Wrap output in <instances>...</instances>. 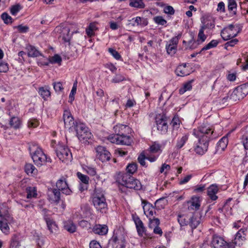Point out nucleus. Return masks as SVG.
I'll return each mask as SVG.
<instances>
[{
  "mask_svg": "<svg viewBox=\"0 0 248 248\" xmlns=\"http://www.w3.org/2000/svg\"><path fill=\"white\" fill-rule=\"evenodd\" d=\"M108 51L116 60H119L121 58V55L115 49L109 48L108 49Z\"/></svg>",
  "mask_w": 248,
  "mask_h": 248,
  "instance_id": "e2e57ef3",
  "label": "nucleus"
},
{
  "mask_svg": "<svg viewBox=\"0 0 248 248\" xmlns=\"http://www.w3.org/2000/svg\"><path fill=\"white\" fill-rule=\"evenodd\" d=\"M46 222L48 230L50 232H53V231H56L57 226L52 220L48 218L46 220Z\"/></svg>",
  "mask_w": 248,
  "mask_h": 248,
  "instance_id": "c03bdc74",
  "label": "nucleus"
},
{
  "mask_svg": "<svg viewBox=\"0 0 248 248\" xmlns=\"http://www.w3.org/2000/svg\"><path fill=\"white\" fill-rule=\"evenodd\" d=\"M56 186L57 189L62 191L63 194L69 195L72 193L71 190L68 186L66 178L63 176L57 181Z\"/></svg>",
  "mask_w": 248,
  "mask_h": 248,
  "instance_id": "f8f14e48",
  "label": "nucleus"
},
{
  "mask_svg": "<svg viewBox=\"0 0 248 248\" xmlns=\"http://www.w3.org/2000/svg\"><path fill=\"white\" fill-rule=\"evenodd\" d=\"M57 156L62 162L71 161L72 155L69 149L61 144H58L55 149Z\"/></svg>",
  "mask_w": 248,
  "mask_h": 248,
  "instance_id": "423d86ee",
  "label": "nucleus"
},
{
  "mask_svg": "<svg viewBox=\"0 0 248 248\" xmlns=\"http://www.w3.org/2000/svg\"><path fill=\"white\" fill-rule=\"evenodd\" d=\"M39 123L37 119H31L28 123V126L30 128H35L39 125Z\"/></svg>",
  "mask_w": 248,
  "mask_h": 248,
  "instance_id": "13d9d810",
  "label": "nucleus"
},
{
  "mask_svg": "<svg viewBox=\"0 0 248 248\" xmlns=\"http://www.w3.org/2000/svg\"><path fill=\"white\" fill-rule=\"evenodd\" d=\"M97 29L96 24L95 23H91L90 24L88 28L86 30V34L88 36H92L94 35L93 31Z\"/></svg>",
  "mask_w": 248,
  "mask_h": 248,
  "instance_id": "e433bc0d",
  "label": "nucleus"
},
{
  "mask_svg": "<svg viewBox=\"0 0 248 248\" xmlns=\"http://www.w3.org/2000/svg\"><path fill=\"white\" fill-rule=\"evenodd\" d=\"M218 191V188L215 184L211 185L207 189V195L212 201H216L217 199L216 194Z\"/></svg>",
  "mask_w": 248,
  "mask_h": 248,
  "instance_id": "dca6fc26",
  "label": "nucleus"
},
{
  "mask_svg": "<svg viewBox=\"0 0 248 248\" xmlns=\"http://www.w3.org/2000/svg\"><path fill=\"white\" fill-rule=\"evenodd\" d=\"M62 62L61 57L58 54H55L53 57H51L49 60V62L42 63V65H48L49 62L51 63H59L60 64Z\"/></svg>",
  "mask_w": 248,
  "mask_h": 248,
  "instance_id": "72a5a7b5",
  "label": "nucleus"
},
{
  "mask_svg": "<svg viewBox=\"0 0 248 248\" xmlns=\"http://www.w3.org/2000/svg\"><path fill=\"white\" fill-rule=\"evenodd\" d=\"M193 80H190L185 83L183 87L179 89V93L181 94H184L186 91H189L192 88V82Z\"/></svg>",
  "mask_w": 248,
  "mask_h": 248,
  "instance_id": "4c0bfd02",
  "label": "nucleus"
},
{
  "mask_svg": "<svg viewBox=\"0 0 248 248\" xmlns=\"http://www.w3.org/2000/svg\"><path fill=\"white\" fill-rule=\"evenodd\" d=\"M236 28L232 24L224 28L221 32V36L222 39L227 41L236 36L239 32Z\"/></svg>",
  "mask_w": 248,
  "mask_h": 248,
  "instance_id": "6e6552de",
  "label": "nucleus"
},
{
  "mask_svg": "<svg viewBox=\"0 0 248 248\" xmlns=\"http://www.w3.org/2000/svg\"><path fill=\"white\" fill-rule=\"evenodd\" d=\"M19 238L16 234L14 235L12 239L10 247L16 248L19 245Z\"/></svg>",
  "mask_w": 248,
  "mask_h": 248,
  "instance_id": "3c124183",
  "label": "nucleus"
},
{
  "mask_svg": "<svg viewBox=\"0 0 248 248\" xmlns=\"http://www.w3.org/2000/svg\"><path fill=\"white\" fill-rule=\"evenodd\" d=\"M149 222V227L153 229V232H162L161 229L159 227L160 220L157 218H151Z\"/></svg>",
  "mask_w": 248,
  "mask_h": 248,
  "instance_id": "aec40b11",
  "label": "nucleus"
},
{
  "mask_svg": "<svg viewBox=\"0 0 248 248\" xmlns=\"http://www.w3.org/2000/svg\"><path fill=\"white\" fill-rule=\"evenodd\" d=\"M21 9V6L19 4L13 5L10 8L11 14L12 15H16Z\"/></svg>",
  "mask_w": 248,
  "mask_h": 248,
  "instance_id": "6e6d98bb",
  "label": "nucleus"
},
{
  "mask_svg": "<svg viewBox=\"0 0 248 248\" xmlns=\"http://www.w3.org/2000/svg\"><path fill=\"white\" fill-rule=\"evenodd\" d=\"M134 221L138 232H144L145 231V229L142 221L139 217L135 218Z\"/></svg>",
  "mask_w": 248,
  "mask_h": 248,
  "instance_id": "c9c22d12",
  "label": "nucleus"
},
{
  "mask_svg": "<svg viewBox=\"0 0 248 248\" xmlns=\"http://www.w3.org/2000/svg\"><path fill=\"white\" fill-rule=\"evenodd\" d=\"M64 228L69 232H75L76 231L75 224L71 220H68L64 222Z\"/></svg>",
  "mask_w": 248,
  "mask_h": 248,
  "instance_id": "c85d7f7f",
  "label": "nucleus"
},
{
  "mask_svg": "<svg viewBox=\"0 0 248 248\" xmlns=\"http://www.w3.org/2000/svg\"><path fill=\"white\" fill-rule=\"evenodd\" d=\"M119 140L121 141L120 144L127 145L130 144L132 140L129 136H127L125 134L119 136Z\"/></svg>",
  "mask_w": 248,
  "mask_h": 248,
  "instance_id": "f704fd0d",
  "label": "nucleus"
},
{
  "mask_svg": "<svg viewBox=\"0 0 248 248\" xmlns=\"http://www.w3.org/2000/svg\"><path fill=\"white\" fill-rule=\"evenodd\" d=\"M226 242L224 239L217 235L215 234L213 236L212 240V244L215 248H221Z\"/></svg>",
  "mask_w": 248,
  "mask_h": 248,
  "instance_id": "5701e85b",
  "label": "nucleus"
},
{
  "mask_svg": "<svg viewBox=\"0 0 248 248\" xmlns=\"http://www.w3.org/2000/svg\"><path fill=\"white\" fill-rule=\"evenodd\" d=\"M27 198L28 199L32 197H35L37 196L36 190L34 187H28L26 188Z\"/></svg>",
  "mask_w": 248,
  "mask_h": 248,
  "instance_id": "ea45409f",
  "label": "nucleus"
},
{
  "mask_svg": "<svg viewBox=\"0 0 248 248\" xmlns=\"http://www.w3.org/2000/svg\"><path fill=\"white\" fill-rule=\"evenodd\" d=\"M7 206L5 204L0 205V217L6 221H10L12 219L10 216Z\"/></svg>",
  "mask_w": 248,
  "mask_h": 248,
  "instance_id": "f3484780",
  "label": "nucleus"
},
{
  "mask_svg": "<svg viewBox=\"0 0 248 248\" xmlns=\"http://www.w3.org/2000/svg\"><path fill=\"white\" fill-rule=\"evenodd\" d=\"M141 201L144 214L148 217L153 216L155 212L152 204L143 199Z\"/></svg>",
  "mask_w": 248,
  "mask_h": 248,
  "instance_id": "ddd939ff",
  "label": "nucleus"
},
{
  "mask_svg": "<svg viewBox=\"0 0 248 248\" xmlns=\"http://www.w3.org/2000/svg\"><path fill=\"white\" fill-rule=\"evenodd\" d=\"M161 146L160 144L154 143L150 147V152L152 153H157L160 151Z\"/></svg>",
  "mask_w": 248,
  "mask_h": 248,
  "instance_id": "5fc2aeb1",
  "label": "nucleus"
},
{
  "mask_svg": "<svg viewBox=\"0 0 248 248\" xmlns=\"http://www.w3.org/2000/svg\"><path fill=\"white\" fill-rule=\"evenodd\" d=\"M181 37V34H179L177 36H175L172 38L169 41V45L171 46H177V44L178 43V41L180 37Z\"/></svg>",
  "mask_w": 248,
  "mask_h": 248,
  "instance_id": "bf43d9fd",
  "label": "nucleus"
},
{
  "mask_svg": "<svg viewBox=\"0 0 248 248\" xmlns=\"http://www.w3.org/2000/svg\"><path fill=\"white\" fill-rule=\"evenodd\" d=\"M213 133V129L206 124L202 125L197 129H194L193 135L199 138L198 144L195 148L197 154L202 155L207 151L208 143Z\"/></svg>",
  "mask_w": 248,
  "mask_h": 248,
  "instance_id": "f257e3e1",
  "label": "nucleus"
},
{
  "mask_svg": "<svg viewBox=\"0 0 248 248\" xmlns=\"http://www.w3.org/2000/svg\"><path fill=\"white\" fill-rule=\"evenodd\" d=\"M115 133L120 135H123L126 134L127 132H128L129 127L126 125L122 124H118L116 125L113 127Z\"/></svg>",
  "mask_w": 248,
  "mask_h": 248,
  "instance_id": "a211bd4d",
  "label": "nucleus"
},
{
  "mask_svg": "<svg viewBox=\"0 0 248 248\" xmlns=\"http://www.w3.org/2000/svg\"><path fill=\"white\" fill-rule=\"evenodd\" d=\"M9 124L11 127L15 129H17L20 127L21 121L18 117H13L10 119Z\"/></svg>",
  "mask_w": 248,
  "mask_h": 248,
  "instance_id": "c756f323",
  "label": "nucleus"
},
{
  "mask_svg": "<svg viewBox=\"0 0 248 248\" xmlns=\"http://www.w3.org/2000/svg\"><path fill=\"white\" fill-rule=\"evenodd\" d=\"M245 240V233H236L233 240V243L240 246L243 244Z\"/></svg>",
  "mask_w": 248,
  "mask_h": 248,
  "instance_id": "393cba45",
  "label": "nucleus"
},
{
  "mask_svg": "<svg viewBox=\"0 0 248 248\" xmlns=\"http://www.w3.org/2000/svg\"><path fill=\"white\" fill-rule=\"evenodd\" d=\"M96 157L102 162L108 161L110 158V153L106 148L102 146H98L95 148Z\"/></svg>",
  "mask_w": 248,
  "mask_h": 248,
  "instance_id": "9d476101",
  "label": "nucleus"
},
{
  "mask_svg": "<svg viewBox=\"0 0 248 248\" xmlns=\"http://www.w3.org/2000/svg\"><path fill=\"white\" fill-rule=\"evenodd\" d=\"M77 81L74 83L73 88L69 95V100L71 102H72L74 99V95L77 91Z\"/></svg>",
  "mask_w": 248,
  "mask_h": 248,
  "instance_id": "052dcab7",
  "label": "nucleus"
},
{
  "mask_svg": "<svg viewBox=\"0 0 248 248\" xmlns=\"http://www.w3.org/2000/svg\"><path fill=\"white\" fill-rule=\"evenodd\" d=\"M236 3L235 0H229L228 1V9L230 11H232L236 8Z\"/></svg>",
  "mask_w": 248,
  "mask_h": 248,
  "instance_id": "0e129e2a",
  "label": "nucleus"
},
{
  "mask_svg": "<svg viewBox=\"0 0 248 248\" xmlns=\"http://www.w3.org/2000/svg\"><path fill=\"white\" fill-rule=\"evenodd\" d=\"M94 232H108V228L106 225H95L93 228Z\"/></svg>",
  "mask_w": 248,
  "mask_h": 248,
  "instance_id": "473e14b6",
  "label": "nucleus"
},
{
  "mask_svg": "<svg viewBox=\"0 0 248 248\" xmlns=\"http://www.w3.org/2000/svg\"><path fill=\"white\" fill-rule=\"evenodd\" d=\"M108 139L113 143L120 144L121 141L119 140V136L116 133L114 135H109L108 137Z\"/></svg>",
  "mask_w": 248,
  "mask_h": 248,
  "instance_id": "a18cd8bd",
  "label": "nucleus"
},
{
  "mask_svg": "<svg viewBox=\"0 0 248 248\" xmlns=\"http://www.w3.org/2000/svg\"><path fill=\"white\" fill-rule=\"evenodd\" d=\"M75 130L77 132L78 139L83 141H87L92 136V133L85 125L82 123H77Z\"/></svg>",
  "mask_w": 248,
  "mask_h": 248,
  "instance_id": "39448f33",
  "label": "nucleus"
},
{
  "mask_svg": "<svg viewBox=\"0 0 248 248\" xmlns=\"http://www.w3.org/2000/svg\"><path fill=\"white\" fill-rule=\"evenodd\" d=\"M38 93L44 100L50 96V92L48 86L41 87L38 89Z\"/></svg>",
  "mask_w": 248,
  "mask_h": 248,
  "instance_id": "b1692460",
  "label": "nucleus"
},
{
  "mask_svg": "<svg viewBox=\"0 0 248 248\" xmlns=\"http://www.w3.org/2000/svg\"><path fill=\"white\" fill-rule=\"evenodd\" d=\"M119 181L122 185L128 188L138 190L141 188V184L140 181L127 173H123L119 178Z\"/></svg>",
  "mask_w": 248,
  "mask_h": 248,
  "instance_id": "7ed1b4c3",
  "label": "nucleus"
},
{
  "mask_svg": "<svg viewBox=\"0 0 248 248\" xmlns=\"http://www.w3.org/2000/svg\"><path fill=\"white\" fill-rule=\"evenodd\" d=\"M248 93V84H244L237 87L230 96H227L222 99L223 103L229 101L233 103L243 99Z\"/></svg>",
  "mask_w": 248,
  "mask_h": 248,
  "instance_id": "f03ea898",
  "label": "nucleus"
},
{
  "mask_svg": "<svg viewBox=\"0 0 248 248\" xmlns=\"http://www.w3.org/2000/svg\"><path fill=\"white\" fill-rule=\"evenodd\" d=\"M129 6L137 9H143L145 7V4L143 0H130Z\"/></svg>",
  "mask_w": 248,
  "mask_h": 248,
  "instance_id": "bb28decb",
  "label": "nucleus"
},
{
  "mask_svg": "<svg viewBox=\"0 0 248 248\" xmlns=\"http://www.w3.org/2000/svg\"><path fill=\"white\" fill-rule=\"evenodd\" d=\"M238 42V40L237 39H232L228 42H227L226 43H225V47L226 48V49H228V47L229 46H235V45H236Z\"/></svg>",
  "mask_w": 248,
  "mask_h": 248,
  "instance_id": "680f3d73",
  "label": "nucleus"
},
{
  "mask_svg": "<svg viewBox=\"0 0 248 248\" xmlns=\"http://www.w3.org/2000/svg\"><path fill=\"white\" fill-rule=\"evenodd\" d=\"M176 74L178 76L184 77L189 75L188 71L184 66H178L175 71Z\"/></svg>",
  "mask_w": 248,
  "mask_h": 248,
  "instance_id": "2f4dec72",
  "label": "nucleus"
},
{
  "mask_svg": "<svg viewBox=\"0 0 248 248\" xmlns=\"http://www.w3.org/2000/svg\"><path fill=\"white\" fill-rule=\"evenodd\" d=\"M205 29V27H202L200 29L198 35L197 42L202 43L206 39V36L204 34Z\"/></svg>",
  "mask_w": 248,
  "mask_h": 248,
  "instance_id": "a19ab883",
  "label": "nucleus"
},
{
  "mask_svg": "<svg viewBox=\"0 0 248 248\" xmlns=\"http://www.w3.org/2000/svg\"><path fill=\"white\" fill-rule=\"evenodd\" d=\"M63 119L65 127L74 130L76 129V124L78 123L74 121L70 111L67 110L64 111Z\"/></svg>",
  "mask_w": 248,
  "mask_h": 248,
  "instance_id": "9b49d317",
  "label": "nucleus"
},
{
  "mask_svg": "<svg viewBox=\"0 0 248 248\" xmlns=\"http://www.w3.org/2000/svg\"><path fill=\"white\" fill-rule=\"evenodd\" d=\"M35 169V167L31 164L27 163L25 166V171L28 174H32Z\"/></svg>",
  "mask_w": 248,
  "mask_h": 248,
  "instance_id": "603ef678",
  "label": "nucleus"
},
{
  "mask_svg": "<svg viewBox=\"0 0 248 248\" xmlns=\"http://www.w3.org/2000/svg\"><path fill=\"white\" fill-rule=\"evenodd\" d=\"M137 170V165L135 163H132L129 164L126 167V170L127 173L129 174H132L135 173Z\"/></svg>",
  "mask_w": 248,
  "mask_h": 248,
  "instance_id": "79ce46f5",
  "label": "nucleus"
},
{
  "mask_svg": "<svg viewBox=\"0 0 248 248\" xmlns=\"http://www.w3.org/2000/svg\"><path fill=\"white\" fill-rule=\"evenodd\" d=\"M179 119L178 117H174L173 119L171 121V124L172 126L173 127V128H178L179 125Z\"/></svg>",
  "mask_w": 248,
  "mask_h": 248,
  "instance_id": "774afa93",
  "label": "nucleus"
},
{
  "mask_svg": "<svg viewBox=\"0 0 248 248\" xmlns=\"http://www.w3.org/2000/svg\"><path fill=\"white\" fill-rule=\"evenodd\" d=\"M156 123L157 125V130L160 131L162 133L167 132L168 126L166 118L162 116L161 117H157L156 118Z\"/></svg>",
  "mask_w": 248,
  "mask_h": 248,
  "instance_id": "4468645a",
  "label": "nucleus"
},
{
  "mask_svg": "<svg viewBox=\"0 0 248 248\" xmlns=\"http://www.w3.org/2000/svg\"><path fill=\"white\" fill-rule=\"evenodd\" d=\"M1 18L3 21L4 23L8 24H11L13 22L12 18L7 13H3L1 15Z\"/></svg>",
  "mask_w": 248,
  "mask_h": 248,
  "instance_id": "49530a36",
  "label": "nucleus"
},
{
  "mask_svg": "<svg viewBox=\"0 0 248 248\" xmlns=\"http://www.w3.org/2000/svg\"><path fill=\"white\" fill-rule=\"evenodd\" d=\"M77 176L78 179L81 181L82 183L84 185L82 186V185H80L79 190L81 191H82L85 189H87V185L89 184V178L86 175L83 174L81 173L78 172L77 173Z\"/></svg>",
  "mask_w": 248,
  "mask_h": 248,
  "instance_id": "6ab92c4d",
  "label": "nucleus"
},
{
  "mask_svg": "<svg viewBox=\"0 0 248 248\" xmlns=\"http://www.w3.org/2000/svg\"><path fill=\"white\" fill-rule=\"evenodd\" d=\"M93 205L100 212L106 213L107 210V203L104 194L102 193H96L93 198Z\"/></svg>",
  "mask_w": 248,
  "mask_h": 248,
  "instance_id": "20e7f679",
  "label": "nucleus"
},
{
  "mask_svg": "<svg viewBox=\"0 0 248 248\" xmlns=\"http://www.w3.org/2000/svg\"><path fill=\"white\" fill-rule=\"evenodd\" d=\"M131 22L130 24H131L132 26H145L147 25V21L143 17L137 16L136 18H133L130 20Z\"/></svg>",
  "mask_w": 248,
  "mask_h": 248,
  "instance_id": "4be33fe9",
  "label": "nucleus"
},
{
  "mask_svg": "<svg viewBox=\"0 0 248 248\" xmlns=\"http://www.w3.org/2000/svg\"><path fill=\"white\" fill-rule=\"evenodd\" d=\"M228 143V138L227 137L224 136L222 138H221L218 142V143H217L218 148L223 150L227 147Z\"/></svg>",
  "mask_w": 248,
  "mask_h": 248,
  "instance_id": "58836bf2",
  "label": "nucleus"
},
{
  "mask_svg": "<svg viewBox=\"0 0 248 248\" xmlns=\"http://www.w3.org/2000/svg\"><path fill=\"white\" fill-rule=\"evenodd\" d=\"M188 139V135L186 134L183 136L179 140H178L176 144L177 149L181 148L185 144Z\"/></svg>",
  "mask_w": 248,
  "mask_h": 248,
  "instance_id": "37998d69",
  "label": "nucleus"
},
{
  "mask_svg": "<svg viewBox=\"0 0 248 248\" xmlns=\"http://www.w3.org/2000/svg\"><path fill=\"white\" fill-rule=\"evenodd\" d=\"M53 88L57 93H61L62 92L63 88L62 83L61 82L53 83Z\"/></svg>",
  "mask_w": 248,
  "mask_h": 248,
  "instance_id": "864d4df0",
  "label": "nucleus"
},
{
  "mask_svg": "<svg viewBox=\"0 0 248 248\" xmlns=\"http://www.w3.org/2000/svg\"><path fill=\"white\" fill-rule=\"evenodd\" d=\"M109 243L112 248H125V235L123 233H114Z\"/></svg>",
  "mask_w": 248,
  "mask_h": 248,
  "instance_id": "0eeeda50",
  "label": "nucleus"
},
{
  "mask_svg": "<svg viewBox=\"0 0 248 248\" xmlns=\"http://www.w3.org/2000/svg\"><path fill=\"white\" fill-rule=\"evenodd\" d=\"M178 221L179 222L181 226H187L188 223H189L188 220L186 217L184 215H179L178 217Z\"/></svg>",
  "mask_w": 248,
  "mask_h": 248,
  "instance_id": "de8ad7c7",
  "label": "nucleus"
},
{
  "mask_svg": "<svg viewBox=\"0 0 248 248\" xmlns=\"http://www.w3.org/2000/svg\"><path fill=\"white\" fill-rule=\"evenodd\" d=\"M70 29L68 27L63 28L61 33L60 37L64 42H69L71 38V35L69 34Z\"/></svg>",
  "mask_w": 248,
  "mask_h": 248,
  "instance_id": "a878e982",
  "label": "nucleus"
},
{
  "mask_svg": "<svg viewBox=\"0 0 248 248\" xmlns=\"http://www.w3.org/2000/svg\"><path fill=\"white\" fill-rule=\"evenodd\" d=\"M154 21L158 25H165L167 21L161 16H157L154 18Z\"/></svg>",
  "mask_w": 248,
  "mask_h": 248,
  "instance_id": "4d7b16f0",
  "label": "nucleus"
},
{
  "mask_svg": "<svg viewBox=\"0 0 248 248\" xmlns=\"http://www.w3.org/2000/svg\"><path fill=\"white\" fill-rule=\"evenodd\" d=\"M61 191L57 188L52 189V194L49 197V200L52 202L58 204L61 200Z\"/></svg>",
  "mask_w": 248,
  "mask_h": 248,
  "instance_id": "412c9836",
  "label": "nucleus"
},
{
  "mask_svg": "<svg viewBox=\"0 0 248 248\" xmlns=\"http://www.w3.org/2000/svg\"><path fill=\"white\" fill-rule=\"evenodd\" d=\"M32 158L33 162L38 166H41L46 161L47 158L40 148L36 147L34 152H32Z\"/></svg>",
  "mask_w": 248,
  "mask_h": 248,
  "instance_id": "1a4fd4ad",
  "label": "nucleus"
},
{
  "mask_svg": "<svg viewBox=\"0 0 248 248\" xmlns=\"http://www.w3.org/2000/svg\"><path fill=\"white\" fill-rule=\"evenodd\" d=\"M26 49L28 51V55L29 57H37L40 55L39 51H38L35 47L32 46H27Z\"/></svg>",
  "mask_w": 248,
  "mask_h": 248,
  "instance_id": "cd10ccee",
  "label": "nucleus"
},
{
  "mask_svg": "<svg viewBox=\"0 0 248 248\" xmlns=\"http://www.w3.org/2000/svg\"><path fill=\"white\" fill-rule=\"evenodd\" d=\"M218 44V42L217 40H213L207 45L204 46L201 51L206 50L211 48L216 47Z\"/></svg>",
  "mask_w": 248,
  "mask_h": 248,
  "instance_id": "09e8293b",
  "label": "nucleus"
},
{
  "mask_svg": "<svg viewBox=\"0 0 248 248\" xmlns=\"http://www.w3.org/2000/svg\"><path fill=\"white\" fill-rule=\"evenodd\" d=\"M189 225L193 229L196 228L200 223V218L195 216H192L189 219Z\"/></svg>",
  "mask_w": 248,
  "mask_h": 248,
  "instance_id": "7c9ffc66",
  "label": "nucleus"
},
{
  "mask_svg": "<svg viewBox=\"0 0 248 248\" xmlns=\"http://www.w3.org/2000/svg\"><path fill=\"white\" fill-rule=\"evenodd\" d=\"M177 46H171L170 45H166V49L168 54L170 55H174L177 50Z\"/></svg>",
  "mask_w": 248,
  "mask_h": 248,
  "instance_id": "8fccbe9b",
  "label": "nucleus"
},
{
  "mask_svg": "<svg viewBox=\"0 0 248 248\" xmlns=\"http://www.w3.org/2000/svg\"><path fill=\"white\" fill-rule=\"evenodd\" d=\"M8 70L7 63L0 61V72H6Z\"/></svg>",
  "mask_w": 248,
  "mask_h": 248,
  "instance_id": "338daca9",
  "label": "nucleus"
},
{
  "mask_svg": "<svg viewBox=\"0 0 248 248\" xmlns=\"http://www.w3.org/2000/svg\"><path fill=\"white\" fill-rule=\"evenodd\" d=\"M188 208L189 210H197L201 206L200 200L199 197H193L191 200L187 202Z\"/></svg>",
  "mask_w": 248,
  "mask_h": 248,
  "instance_id": "2eb2a0df",
  "label": "nucleus"
},
{
  "mask_svg": "<svg viewBox=\"0 0 248 248\" xmlns=\"http://www.w3.org/2000/svg\"><path fill=\"white\" fill-rule=\"evenodd\" d=\"M125 79L124 76L121 75H116L115 77L112 79V82L118 83L122 81Z\"/></svg>",
  "mask_w": 248,
  "mask_h": 248,
  "instance_id": "69168bd1",
  "label": "nucleus"
}]
</instances>
